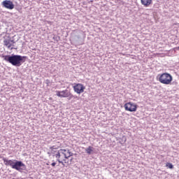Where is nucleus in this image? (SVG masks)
Instances as JSON below:
<instances>
[{
	"instance_id": "f03ea898",
	"label": "nucleus",
	"mask_w": 179,
	"mask_h": 179,
	"mask_svg": "<svg viewBox=\"0 0 179 179\" xmlns=\"http://www.w3.org/2000/svg\"><path fill=\"white\" fill-rule=\"evenodd\" d=\"M3 161L5 166H10L12 169L17 170L20 173H23L26 170V165L22 161L15 160L13 162L12 159H6V158L3 157Z\"/></svg>"
},
{
	"instance_id": "dca6fc26",
	"label": "nucleus",
	"mask_w": 179,
	"mask_h": 179,
	"mask_svg": "<svg viewBox=\"0 0 179 179\" xmlns=\"http://www.w3.org/2000/svg\"><path fill=\"white\" fill-rule=\"evenodd\" d=\"M67 153L69 154V157H71V156H73V153L69 151V150H67Z\"/></svg>"
},
{
	"instance_id": "b1692460",
	"label": "nucleus",
	"mask_w": 179,
	"mask_h": 179,
	"mask_svg": "<svg viewBox=\"0 0 179 179\" xmlns=\"http://www.w3.org/2000/svg\"><path fill=\"white\" fill-rule=\"evenodd\" d=\"M178 50H179V46H178Z\"/></svg>"
},
{
	"instance_id": "0eeeda50",
	"label": "nucleus",
	"mask_w": 179,
	"mask_h": 179,
	"mask_svg": "<svg viewBox=\"0 0 179 179\" xmlns=\"http://www.w3.org/2000/svg\"><path fill=\"white\" fill-rule=\"evenodd\" d=\"M85 89H86V87H85V86H83L82 84H77L73 86V90L78 94L83 93V92H85Z\"/></svg>"
},
{
	"instance_id": "20e7f679",
	"label": "nucleus",
	"mask_w": 179,
	"mask_h": 179,
	"mask_svg": "<svg viewBox=\"0 0 179 179\" xmlns=\"http://www.w3.org/2000/svg\"><path fill=\"white\" fill-rule=\"evenodd\" d=\"M15 41L12 40L10 36L3 37V45L6 47L8 50H13V47H15Z\"/></svg>"
},
{
	"instance_id": "f8f14e48",
	"label": "nucleus",
	"mask_w": 179,
	"mask_h": 179,
	"mask_svg": "<svg viewBox=\"0 0 179 179\" xmlns=\"http://www.w3.org/2000/svg\"><path fill=\"white\" fill-rule=\"evenodd\" d=\"M166 167H169V169H174V166L171 163H166Z\"/></svg>"
},
{
	"instance_id": "f3484780",
	"label": "nucleus",
	"mask_w": 179,
	"mask_h": 179,
	"mask_svg": "<svg viewBox=\"0 0 179 179\" xmlns=\"http://www.w3.org/2000/svg\"><path fill=\"white\" fill-rule=\"evenodd\" d=\"M56 164H57L56 162H52V163L51 164V166H52V167H55Z\"/></svg>"
},
{
	"instance_id": "39448f33",
	"label": "nucleus",
	"mask_w": 179,
	"mask_h": 179,
	"mask_svg": "<svg viewBox=\"0 0 179 179\" xmlns=\"http://www.w3.org/2000/svg\"><path fill=\"white\" fill-rule=\"evenodd\" d=\"M124 107L126 111H130V113H134L136 111L138 108V105L131 102H128L124 104Z\"/></svg>"
},
{
	"instance_id": "7ed1b4c3",
	"label": "nucleus",
	"mask_w": 179,
	"mask_h": 179,
	"mask_svg": "<svg viewBox=\"0 0 179 179\" xmlns=\"http://www.w3.org/2000/svg\"><path fill=\"white\" fill-rule=\"evenodd\" d=\"M157 80L162 85H171L173 82V76L169 73H164L162 74H158Z\"/></svg>"
},
{
	"instance_id": "4be33fe9",
	"label": "nucleus",
	"mask_w": 179,
	"mask_h": 179,
	"mask_svg": "<svg viewBox=\"0 0 179 179\" xmlns=\"http://www.w3.org/2000/svg\"><path fill=\"white\" fill-rule=\"evenodd\" d=\"M48 154L50 155H51L52 153H51V152H48Z\"/></svg>"
},
{
	"instance_id": "412c9836",
	"label": "nucleus",
	"mask_w": 179,
	"mask_h": 179,
	"mask_svg": "<svg viewBox=\"0 0 179 179\" xmlns=\"http://www.w3.org/2000/svg\"><path fill=\"white\" fill-rule=\"evenodd\" d=\"M63 160H64V163H66V159H63Z\"/></svg>"
},
{
	"instance_id": "6ab92c4d",
	"label": "nucleus",
	"mask_w": 179,
	"mask_h": 179,
	"mask_svg": "<svg viewBox=\"0 0 179 179\" xmlns=\"http://www.w3.org/2000/svg\"><path fill=\"white\" fill-rule=\"evenodd\" d=\"M65 152H66V151H62V152H61V155H64V156L65 155H66V154L65 153Z\"/></svg>"
},
{
	"instance_id": "423d86ee",
	"label": "nucleus",
	"mask_w": 179,
	"mask_h": 179,
	"mask_svg": "<svg viewBox=\"0 0 179 179\" xmlns=\"http://www.w3.org/2000/svg\"><path fill=\"white\" fill-rule=\"evenodd\" d=\"M1 5L3 8H6V9H9L10 10H12V9H15V4H13V2H12L10 0H4Z\"/></svg>"
},
{
	"instance_id": "2eb2a0df",
	"label": "nucleus",
	"mask_w": 179,
	"mask_h": 179,
	"mask_svg": "<svg viewBox=\"0 0 179 179\" xmlns=\"http://www.w3.org/2000/svg\"><path fill=\"white\" fill-rule=\"evenodd\" d=\"M57 162H59V163H60L64 167H65V164L64 163V162L61 161V159H57Z\"/></svg>"
},
{
	"instance_id": "5701e85b",
	"label": "nucleus",
	"mask_w": 179,
	"mask_h": 179,
	"mask_svg": "<svg viewBox=\"0 0 179 179\" xmlns=\"http://www.w3.org/2000/svg\"><path fill=\"white\" fill-rule=\"evenodd\" d=\"M90 2H93V1H92V0H91V1H90Z\"/></svg>"
},
{
	"instance_id": "9b49d317",
	"label": "nucleus",
	"mask_w": 179,
	"mask_h": 179,
	"mask_svg": "<svg viewBox=\"0 0 179 179\" xmlns=\"http://www.w3.org/2000/svg\"><path fill=\"white\" fill-rule=\"evenodd\" d=\"M62 152H66V150L64 149H61L59 150L57 154L55 155L56 159H59V157H61V153H62Z\"/></svg>"
},
{
	"instance_id": "a211bd4d",
	"label": "nucleus",
	"mask_w": 179,
	"mask_h": 179,
	"mask_svg": "<svg viewBox=\"0 0 179 179\" xmlns=\"http://www.w3.org/2000/svg\"><path fill=\"white\" fill-rule=\"evenodd\" d=\"M64 159H69L70 157L69 156H66V154H64Z\"/></svg>"
},
{
	"instance_id": "1a4fd4ad",
	"label": "nucleus",
	"mask_w": 179,
	"mask_h": 179,
	"mask_svg": "<svg viewBox=\"0 0 179 179\" xmlns=\"http://www.w3.org/2000/svg\"><path fill=\"white\" fill-rule=\"evenodd\" d=\"M141 4L143 5V6H145V8H148V6H150L152 4V0H141Z\"/></svg>"
},
{
	"instance_id": "aec40b11",
	"label": "nucleus",
	"mask_w": 179,
	"mask_h": 179,
	"mask_svg": "<svg viewBox=\"0 0 179 179\" xmlns=\"http://www.w3.org/2000/svg\"><path fill=\"white\" fill-rule=\"evenodd\" d=\"M52 155H54L55 153V150H53L52 152H50Z\"/></svg>"
},
{
	"instance_id": "f257e3e1",
	"label": "nucleus",
	"mask_w": 179,
	"mask_h": 179,
	"mask_svg": "<svg viewBox=\"0 0 179 179\" xmlns=\"http://www.w3.org/2000/svg\"><path fill=\"white\" fill-rule=\"evenodd\" d=\"M1 58H3L4 61L11 64L13 66H20L22 64L26 62V59L27 57L22 56L19 55H2Z\"/></svg>"
},
{
	"instance_id": "6e6552de",
	"label": "nucleus",
	"mask_w": 179,
	"mask_h": 179,
	"mask_svg": "<svg viewBox=\"0 0 179 179\" xmlns=\"http://www.w3.org/2000/svg\"><path fill=\"white\" fill-rule=\"evenodd\" d=\"M61 96H62V97L63 98L69 97V100H71V99H73V94H72L71 93V92H69L68 90H65L62 91Z\"/></svg>"
},
{
	"instance_id": "4468645a",
	"label": "nucleus",
	"mask_w": 179,
	"mask_h": 179,
	"mask_svg": "<svg viewBox=\"0 0 179 179\" xmlns=\"http://www.w3.org/2000/svg\"><path fill=\"white\" fill-rule=\"evenodd\" d=\"M50 149L51 150V153H52L53 150H57V148H55V145L50 147Z\"/></svg>"
},
{
	"instance_id": "9d476101",
	"label": "nucleus",
	"mask_w": 179,
	"mask_h": 179,
	"mask_svg": "<svg viewBox=\"0 0 179 179\" xmlns=\"http://www.w3.org/2000/svg\"><path fill=\"white\" fill-rule=\"evenodd\" d=\"M94 151V148L92 146H89L88 148H85V152L88 155H93V152Z\"/></svg>"
},
{
	"instance_id": "ddd939ff",
	"label": "nucleus",
	"mask_w": 179,
	"mask_h": 179,
	"mask_svg": "<svg viewBox=\"0 0 179 179\" xmlns=\"http://www.w3.org/2000/svg\"><path fill=\"white\" fill-rule=\"evenodd\" d=\"M61 93H62V91H56V96H57V97L62 98Z\"/></svg>"
}]
</instances>
